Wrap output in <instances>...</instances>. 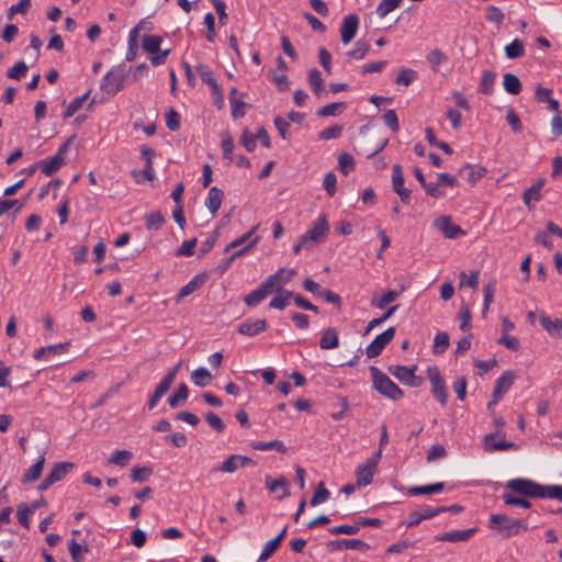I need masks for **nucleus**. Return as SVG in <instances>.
Masks as SVG:
<instances>
[{"instance_id":"nucleus-46","label":"nucleus","mask_w":562,"mask_h":562,"mask_svg":"<svg viewBox=\"0 0 562 562\" xmlns=\"http://www.w3.org/2000/svg\"><path fill=\"white\" fill-rule=\"evenodd\" d=\"M485 171V168H474L467 165L460 169L459 173L464 175L465 179L473 184L484 176Z\"/></svg>"},{"instance_id":"nucleus-36","label":"nucleus","mask_w":562,"mask_h":562,"mask_svg":"<svg viewBox=\"0 0 562 562\" xmlns=\"http://www.w3.org/2000/svg\"><path fill=\"white\" fill-rule=\"evenodd\" d=\"M221 147L223 150V158L228 162L233 161L234 140L229 132L221 133Z\"/></svg>"},{"instance_id":"nucleus-16","label":"nucleus","mask_w":562,"mask_h":562,"mask_svg":"<svg viewBox=\"0 0 562 562\" xmlns=\"http://www.w3.org/2000/svg\"><path fill=\"white\" fill-rule=\"evenodd\" d=\"M443 512H446L445 506H440V507H436V508H432L429 506L423 507L418 510L412 512L408 515V520H407L406 525H407V527L416 526V525L420 524V521H423L425 519L432 518Z\"/></svg>"},{"instance_id":"nucleus-52","label":"nucleus","mask_w":562,"mask_h":562,"mask_svg":"<svg viewBox=\"0 0 562 562\" xmlns=\"http://www.w3.org/2000/svg\"><path fill=\"white\" fill-rule=\"evenodd\" d=\"M479 276L480 272L477 270H472L470 276H468L464 271H461L459 274L460 283L459 286H469L471 289H476L479 285Z\"/></svg>"},{"instance_id":"nucleus-49","label":"nucleus","mask_w":562,"mask_h":562,"mask_svg":"<svg viewBox=\"0 0 562 562\" xmlns=\"http://www.w3.org/2000/svg\"><path fill=\"white\" fill-rule=\"evenodd\" d=\"M237 93V89L233 88L231 90V106H232V115L235 119L243 117L245 115L246 103L239 99L235 98Z\"/></svg>"},{"instance_id":"nucleus-33","label":"nucleus","mask_w":562,"mask_h":562,"mask_svg":"<svg viewBox=\"0 0 562 562\" xmlns=\"http://www.w3.org/2000/svg\"><path fill=\"white\" fill-rule=\"evenodd\" d=\"M189 396V389L186 383H181L177 391L171 394L168 398V403L171 408H177L181 406Z\"/></svg>"},{"instance_id":"nucleus-17","label":"nucleus","mask_w":562,"mask_h":562,"mask_svg":"<svg viewBox=\"0 0 562 562\" xmlns=\"http://www.w3.org/2000/svg\"><path fill=\"white\" fill-rule=\"evenodd\" d=\"M268 325L263 318H248L239 324L238 333L245 336H255L267 329Z\"/></svg>"},{"instance_id":"nucleus-39","label":"nucleus","mask_w":562,"mask_h":562,"mask_svg":"<svg viewBox=\"0 0 562 562\" xmlns=\"http://www.w3.org/2000/svg\"><path fill=\"white\" fill-rule=\"evenodd\" d=\"M398 296V293L394 290H389L384 292L382 295L378 297H373L371 301V305L383 310L390 303L394 302Z\"/></svg>"},{"instance_id":"nucleus-44","label":"nucleus","mask_w":562,"mask_h":562,"mask_svg":"<svg viewBox=\"0 0 562 562\" xmlns=\"http://www.w3.org/2000/svg\"><path fill=\"white\" fill-rule=\"evenodd\" d=\"M496 79V74L490 70H484L481 82H480V92L484 94H491L494 89V83Z\"/></svg>"},{"instance_id":"nucleus-47","label":"nucleus","mask_w":562,"mask_h":562,"mask_svg":"<svg viewBox=\"0 0 562 562\" xmlns=\"http://www.w3.org/2000/svg\"><path fill=\"white\" fill-rule=\"evenodd\" d=\"M443 483H435L424 486H412L408 488L411 495H426L431 493H439L443 490Z\"/></svg>"},{"instance_id":"nucleus-22","label":"nucleus","mask_w":562,"mask_h":562,"mask_svg":"<svg viewBox=\"0 0 562 562\" xmlns=\"http://www.w3.org/2000/svg\"><path fill=\"white\" fill-rule=\"evenodd\" d=\"M206 279L207 277L204 273L196 274L191 281H189L184 286L180 289L179 293L175 299L176 302H181L186 296L199 290L204 284Z\"/></svg>"},{"instance_id":"nucleus-63","label":"nucleus","mask_w":562,"mask_h":562,"mask_svg":"<svg viewBox=\"0 0 562 562\" xmlns=\"http://www.w3.org/2000/svg\"><path fill=\"white\" fill-rule=\"evenodd\" d=\"M339 170L348 175L355 168V160L351 155L342 153L338 158Z\"/></svg>"},{"instance_id":"nucleus-3","label":"nucleus","mask_w":562,"mask_h":562,"mask_svg":"<svg viewBox=\"0 0 562 562\" xmlns=\"http://www.w3.org/2000/svg\"><path fill=\"white\" fill-rule=\"evenodd\" d=\"M126 77L124 65L113 67L102 78L100 88L108 95L113 97L124 88Z\"/></svg>"},{"instance_id":"nucleus-40","label":"nucleus","mask_w":562,"mask_h":562,"mask_svg":"<svg viewBox=\"0 0 562 562\" xmlns=\"http://www.w3.org/2000/svg\"><path fill=\"white\" fill-rule=\"evenodd\" d=\"M251 447L255 450H260V451L276 450V451L281 452V453H285L286 452V447L284 446V443L281 440H272V441H269V442L255 441V442L251 443Z\"/></svg>"},{"instance_id":"nucleus-10","label":"nucleus","mask_w":562,"mask_h":562,"mask_svg":"<svg viewBox=\"0 0 562 562\" xmlns=\"http://www.w3.org/2000/svg\"><path fill=\"white\" fill-rule=\"evenodd\" d=\"M432 225L448 239H456L465 235V232L459 225L454 224L451 216L448 215L436 218Z\"/></svg>"},{"instance_id":"nucleus-34","label":"nucleus","mask_w":562,"mask_h":562,"mask_svg":"<svg viewBox=\"0 0 562 562\" xmlns=\"http://www.w3.org/2000/svg\"><path fill=\"white\" fill-rule=\"evenodd\" d=\"M503 86L506 92L514 95L518 94L521 91V82L519 78L510 72L504 75Z\"/></svg>"},{"instance_id":"nucleus-8","label":"nucleus","mask_w":562,"mask_h":562,"mask_svg":"<svg viewBox=\"0 0 562 562\" xmlns=\"http://www.w3.org/2000/svg\"><path fill=\"white\" fill-rule=\"evenodd\" d=\"M329 232V225L325 215H319L314 222L313 226L303 235L304 239L308 241V245L321 243Z\"/></svg>"},{"instance_id":"nucleus-6","label":"nucleus","mask_w":562,"mask_h":562,"mask_svg":"<svg viewBox=\"0 0 562 562\" xmlns=\"http://www.w3.org/2000/svg\"><path fill=\"white\" fill-rule=\"evenodd\" d=\"M504 430H496L495 432L487 434L483 438V447L487 452L504 451L515 449L516 443L507 441Z\"/></svg>"},{"instance_id":"nucleus-14","label":"nucleus","mask_w":562,"mask_h":562,"mask_svg":"<svg viewBox=\"0 0 562 562\" xmlns=\"http://www.w3.org/2000/svg\"><path fill=\"white\" fill-rule=\"evenodd\" d=\"M392 187L402 202L407 203L409 201L411 191L404 187V176L400 165H393L392 167Z\"/></svg>"},{"instance_id":"nucleus-61","label":"nucleus","mask_w":562,"mask_h":562,"mask_svg":"<svg viewBox=\"0 0 562 562\" xmlns=\"http://www.w3.org/2000/svg\"><path fill=\"white\" fill-rule=\"evenodd\" d=\"M416 77L417 74L415 70L411 68H403L397 75L395 82L397 85L409 86L416 79Z\"/></svg>"},{"instance_id":"nucleus-59","label":"nucleus","mask_w":562,"mask_h":562,"mask_svg":"<svg viewBox=\"0 0 562 562\" xmlns=\"http://www.w3.org/2000/svg\"><path fill=\"white\" fill-rule=\"evenodd\" d=\"M330 497V492L324 486V483H319L313 497L311 498V505L317 506L326 502Z\"/></svg>"},{"instance_id":"nucleus-37","label":"nucleus","mask_w":562,"mask_h":562,"mask_svg":"<svg viewBox=\"0 0 562 562\" xmlns=\"http://www.w3.org/2000/svg\"><path fill=\"white\" fill-rule=\"evenodd\" d=\"M132 458L133 453L128 450H115L108 459V463L124 468L128 464Z\"/></svg>"},{"instance_id":"nucleus-13","label":"nucleus","mask_w":562,"mask_h":562,"mask_svg":"<svg viewBox=\"0 0 562 562\" xmlns=\"http://www.w3.org/2000/svg\"><path fill=\"white\" fill-rule=\"evenodd\" d=\"M255 465V462L245 456L232 454L214 471L234 473L237 469Z\"/></svg>"},{"instance_id":"nucleus-60","label":"nucleus","mask_w":562,"mask_h":562,"mask_svg":"<svg viewBox=\"0 0 562 562\" xmlns=\"http://www.w3.org/2000/svg\"><path fill=\"white\" fill-rule=\"evenodd\" d=\"M449 347V336L447 333H438L434 338V352L442 353Z\"/></svg>"},{"instance_id":"nucleus-28","label":"nucleus","mask_w":562,"mask_h":562,"mask_svg":"<svg viewBox=\"0 0 562 562\" xmlns=\"http://www.w3.org/2000/svg\"><path fill=\"white\" fill-rule=\"evenodd\" d=\"M74 468L71 462H59L56 463L50 472L47 474L48 481L56 483L64 479L66 474Z\"/></svg>"},{"instance_id":"nucleus-19","label":"nucleus","mask_w":562,"mask_h":562,"mask_svg":"<svg viewBox=\"0 0 562 562\" xmlns=\"http://www.w3.org/2000/svg\"><path fill=\"white\" fill-rule=\"evenodd\" d=\"M296 271L294 269L280 268L276 273L269 276L267 281L271 284L272 290L283 289V285L290 282Z\"/></svg>"},{"instance_id":"nucleus-53","label":"nucleus","mask_w":562,"mask_h":562,"mask_svg":"<svg viewBox=\"0 0 562 562\" xmlns=\"http://www.w3.org/2000/svg\"><path fill=\"white\" fill-rule=\"evenodd\" d=\"M32 5L31 0H20L16 4L11 5L7 11L8 20H12L15 14H26Z\"/></svg>"},{"instance_id":"nucleus-31","label":"nucleus","mask_w":562,"mask_h":562,"mask_svg":"<svg viewBox=\"0 0 562 562\" xmlns=\"http://www.w3.org/2000/svg\"><path fill=\"white\" fill-rule=\"evenodd\" d=\"M45 458L41 457L35 464H33L23 475L22 483L29 484L35 482L42 474L44 469Z\"/></svg>"},{"instance_id":"nucleus-20","label":"nucleus","mask_w":562,"mask_h":562,"mask_svg":"<svg viewBox=\"0 0 562 562\" xmlns=\"http://www.w3.org/2000/svg\"><path fill=\"white\" fill-rule=\"evenodd\" d=\"M476 529L470 528L465 530H452L447 531L441 535H438L435 537L436 541H443V542H463L468 541L474 533Z\"/></svg>"},{"instance_id":"nucleus-26","label":"nucleus","mask_w":562,"mask_h":562,"mask_svg":"<svg viewBox=\"0 0 562 562\" xmlns=\"http://www.w3.org/2000/svg\"><path fill=\"white\" fill-rule=\"evenodd\" d=\"M171 384H172L171 376H165L160 381V383L156 386L154 393L149 397V401H148L149 409H153L157 405L159 400L169 391Z\"/></svg>"},{"instance_id":"nucleus-62","label":"nucleus","mask_w":562,"mask_h":562,"mask_svg":"<svg viewBox=\"0 0 562 562\" xmlns=\"http://www.w3.org/2000/svg\"><path fill=\"white\" fill-rule=\"evenodd\" d=\"M280 543L278 540L270 539L265 546L259 555L258 562H265L272 557V554L278 550Z\"/></svg>"},{"instance_id":"nucleus-45","label":"nucleus","mask_w":562,"mask_h":562,"mask_svg":"<svg viewBox=\"0 0 562 562\" xmlns=\"http://www.w3.org/2000/svg\"><path fill=\"white\" fill-rule=\"evenodd\" d=\"M495 290H496V280L491 279L484 285V289H483V292H484V306H483V311H482L483 316H485V314L490 310V305L492 304V302L494 300Z\"/></svg>"},{"instance_id":"nucleus-12","label":"nucleus","mask_w":562,"mask_h":562,"mask_svg":"<svg viewBox=\"0 0 562 562\" xmlns=\"http://www.w3.org/2000/svg\"><path fill=\"white\" fill-rule=\"evenodd\" d=\"M359 27V18L357 14H349L342 19L340 26V38L342 44H349L356 36Z\"/></svg>"},{"instance_id":"nucleus-2","label":"nucleus","mask_w":562,"mask_h":562,"mask_svg":"<svg viewBox=\"0 0 562 562\" xmlns=\"http://www.w3.org/2000/svg\"><path fill=\"white\" fill-rule=\"evenodd\" d=\"M370 372L373 386L381 395L393 401H398L403 397V391L380 369L371 367Z\"/></svg>"},{"instance_id":"nucleus-9","label":"nucleus","mask_w":562,"mask_h":562,"mask_svg":"<svg viewBox=\"0 0 562 562\" xmlns=\"http://www.w3.org/2000/svg\"><path fill=\"white\" fill-rule=\"evenodd\" d=\"M395 327H390L380 335H378L366 349L368 358H375L383 349L393 340L395 336Z\"/></svg>"},{"instance_id":"nucleus-38","label":"nucleus","mask_w":562,"mask_h":562,"mask_svg":"<svg viewBox=\"0 0 562 562\" xmlns=\"http://www.w3.org/2000/svg\"><path fill=\"white\" fill-rule=\"evenodd\" d=\"M90 90H88L86 93H83L82 95L80 97H77L75 98L67 106V109L65 110L64 114H63V117L64 119H69L71 117L72 115H75V113H77L83 105V103L88 100L89 95H90Z\"/></svg>"},{"instance_id":"nucleus-56","label":"nucleus","mask_w":562,"mask_h":562,"mask_svg":"<svg viewBox=\"0 0 562 562\" xmlns=\"http://www.w3.org/2000/svg\"><path fill=\"white\" fill-rule=\"evenodd\" d=\"M502 498L506 505L529 508L531 503L525 498L515 496L512 492H505Z\"/></svg>"},{"instance_id":"nucleus-48","label":"nucleus","mask_w":562,"mask_h":562,"mask_svg":"<svg viewBox=\"0 0 562 562\" xmlns=\"http://www.w3.org/2000/svg\"><path fill=\"white\" fill-rule=\"evenodd\" d=\"M344 109H346V104L344 102L329 103L327 105H324V106L319 108L317 110V115L321 116V117L336 116Z\"/></svg>"},{"instance_id":"nucleus-50","label":"nucleus","mask_w":562,"mask_h":562,"mask_svg":"<svg viewBox=\"0 0 562 562\" xmlns=\"http://www.w3.org/2000/svg\"><path fill=\"white\" fill-rule=\"evenodd\" d=\"M448 60V57L440 49H431L427 55V61L434 71H438L439 66Z\"/></svg>"},{"instance_id":"nucleus-7","label":"nucleus","mask_w":562,"mask_h":562,"mask_svg":"<svg viewBox=\"0 0 562 562\" xmlns=\"http://www.w3.org/2000/svg\"><path fill=\"white\" fill-rule=\"evenodd\" d=\"M67 151L68 142L63 144L53 157L40 160L38 165L42 172L45 176L54 175L65 164Z\"/></svg>"},{"instance_id":"nucleus-41","label":"nucleus","mask_w":562,"mask_h":562,"mask_svg":"<svg viewBox=\"0 0 562 562\" xmlns=\"http://www.w3.org/2000/svg\"><path fill=\"white\" fill-rule=\"evenodd\" d=\"M192 382L201 387L209 385L212 381V374L207 369L201 367L195 369L191 374Z\"/></svg>"},{"instance_id":"nucleus-55","label":"nucleus","mask_w":562,"mask_h":562,"mask_svg":"<svg viewBox=\"0 0 562 562\" xmlns=\"http://www.w3.org/2000/svg\"><path fill=\"white\" fill-rule=\"evenodd\" d=\"M402 0H382L376 7V14L385 18L390 12L400 7Z\"/></svg>"},{"instance_id":"nucleus-58","label":"nucleus","mask_w":562,"mask_h":562,"mask_svg":"<svg viewBox=\"0 0 562 562\" xmlns=\"http://www.w3.org/2000/svg\"><path fill=\"white\" fill-rule=\"evenodd\" d=\"M370 45L367 42L358 41L355 47L347 53L350 58L362 59L369 52Z\"/></svg>"},{"instance_id":"nucleus-43","label":"nucleus","mask_w":562,"mask_h":562,"mask_svg":"<svg viewBox=\"0 0 562 562\" xmlns=\"http://www.w3.org/2000/svg\"><path fill=\"white\" fill-rule=\"evenodd\" d=\"M505 54L509 59L522 57L525 55V45L522 41L516 38L505 46Z\"/></svg>"},{"instance_id":"nucleus-64","label":"nucleus","mask_w":562,"mask_h":562,"mask_svg":"<svg viewBox=\"0 0 562 562\" xmlns=\"http://www.w3.org/2000/svg\"><path fill=\"white\" fill-rule=\"evenodd\" d=\"M542 498H552L562 502V485H543Z\"/></svg>"},{"instance_id":"nucleus-51","label":"nucleus","mask_w":562,"mask_h":562,"mask_svg":"<svg viewBox=\"0 0 562 562\" xmlns=\"http://www.w3.org/2000/svg\"><path fill=\"white\" fill-rule=\"evenodd\" d=\"M161 37L156 35H145L143 38V48L154 55L160 50Z\"/></svg>"},{"instance_id":"nucleus-42","label":"nucleus","mask_w":562,"mask_h":562,"mask_svg":"<svg viewBox=\"0 0 562 562\" xmlns=\"http://www.w3.org/2000/svg\"><path fill=\"white\" fill-rule=\"evenodd\" d=\"M195 70L203 82L207 83L212 90H217V82L214 79L213 72L209 66L199 64L196 65Z\"/></svg>"},{"instance_id":"nucleus-15","label":"nucleus","mask_w":562,"mask_h":562,"mask_svg":"<svg viewBox=\"0 0 562 562\" xmlns=\"http://www.w3.org/2000/svg\"><path fill=\"white\" fill-rule=\"evenodd\" d=\"M416 366H413L411 368L408 367H405V366H390L389 367V372L394 376L400 382L406 384V385H411V386H417V383L415 382L416 380V376H415V371H416Z\"/></svg>"},{"instance_id":"nucleus-29","label":"nucleus","mask_w":562,"mask_h":562,"mask_svg":"<svg viewBox=\"0 0 562 562\" xmlns=\"http://www.w3.org/2000/svg\"><path fill=\"white\" fill-rule=\"evenodd\" d=\"M266 487L274 493L279 488L282 490V495L280 498H283L290 494L289 491V481L284 476H280L279 479L272 480L270 476L266 477Z\"/></svg>"},{"instance_id":"nucleus-21","label":"nucleus","mask_w":562,"mask_h":562,"mask_svg":"<svg viewBox=\"0 0 562 562\" xmlns=\"http://www.w3.org/2000/svg\"><path fill=\"white\" fill-rule=\"evenodd\" d=\"M546 184V179L540 178L535 184L526 189L522 193V201L527 207H531L532 203L541 200V190Z\"/></svg>"},{"instance_id":"nucleus-11","label":"nucleus","mask_w":562,"mask_h":562,"mask_svg":"<svg viewBox=\"0 0 562 562\" xmlns=\"http://www.w3.org/2000/svg\"><path fill=\"white\" fill-rule=\"evenodd\" d=\"M428 378L431 383L432 395L440 402L442 406L446 405L448 393L439 370L437 368H429Z\"/></svg>"},{"instance_id":"nucleus-54","label":"nucleus","mask_w":562,"mask_h":562,"mask_svg":"<svg viewBox=\"0 0 562 562\" xmlns=\"http://www.w3.org/2000/svg\"><path fill=\"white\" fill-rule=\"evenodd\" d=\"M146 228L147 229H159L164 223H165V217L164 215L161 214V212L159 211H155V212H151L149 214L146 215Z\"/></svg>"},{"instance_id":"nucleus-35","label":"nucleus","mask_w":562,"mask_h":562,"mask_svg":"<svg viewBox=\"0 0 562 562\" xmlns=\"http://www.w3.org/2000/svg\"><path fill=\"white\" fill-rule=\"evenodd\" d=\"M67 346H68V344H57V345L42 347L34 352L33 357L35 360L47 359L53 353L64 352L66 350Z\"/></svg>"},{"instance_id":"nucleus-23","label":"nucleus","mask_w":562,"mask_h":562,"mask_svg":"<svg viewBox=\"0 0 562 562\" xmlns=\"http://www.w3.org/2000/svg\"><path fill=\"white\" fill-rule=\"evenodd\" d=\"M337 550H359L367 551L369 544L359 539H341L335 540L330 543Z\"/></svg>"},{"instance_id":"nucleus-18","label":"nucleus","mask_w":562,"mask_h":562,"mask_svg":"<svg viewBox=\"0 0 562 562\" xmlns=\"http://www.w3.org/2000/svg\"><path fill=\"white\" fill-rule=\"evenodd\" d=\"M272 292L274 291L266 279L256 290L251 291L248 295L245 296L244 302L249 307L256 306L262 302L269 293Z\"/></svg>"},{"instance_id":"nucleus-4","label":"nucleus","mask_w":562,"mask_h":562,"mask_svg":"<svg viewBox=\"0 0 562 562\" xmlns=\"http://www.w3.org/2000/svg\"><path fill=\"white\" fill-rule=\"evenodd\" d=\"M381 460V449L374 452L370 458L366 460L364 463L360 464L357 468V486L364 487L371 484L373 476L376 472L378 464Z\"/></svg>"},{"instance_id":"nucleus-57","label":"nucleus","mask_w":562,"mask_h":562,"mask_svg":"<svg viewBox=\"0 0 562 562\" xmlns=\"http://www.w3.org/2000/svg\"><path fill=\"white\" fill-rule=\"evenodd\" d=\"M308 83L316 94H318L322 91L324 80H323L321 71L318 69L314 68V69L310 70Z\"/></svg>"},{"instance_id":"nucleus-32","label":"nucleus","mask_w":562,"mask_h":562,"mask_svg":"<svg viewBox=\"0 0 562 562\" xmlns=\"http://www.w3.org/2000/svg\"><path fill=\"white\" fill-rule=\"evenodd\" d=\"M338 344L339 339L336 329L327 328L326 330L323 331V335L319 340V347L322 349H334L338 347Z\"/></svg>"},{"instance_id":"nucleus-27","label":"nucleus","mask_w":562,"mask_h":562,"mask_svg":"<svg viewBox=\"0 0 562 562\" xmlns=\"http://www.w3.org/2000/svg\"><path fill=\"white\" fill-rule=\"evenodd\" d=\"M516 375L512 371H507L503 373L496 381L494 391L496 392V396H503L513 385Z\"/></svg>"},{"instance_id":"nucleus-1","label":"nucleus","mask_w":562,"mask_h":562,"mask_svg":"<svg viewBox=\"0 0 562 562\" xmlns=\"http://www.w3.org/2000/svg\"><path fill=\"white\" fill-rule=\"evenodd\" d=\"M488 521L490 528L495 530L502 538H509L527 529L524 520L514 519L506 515H491Z\"/></svg>"},{"instance_id":"nucleus-25","label":"nucleus","mask_w":562,"mask_h":562,"mask_svg":"<svg viewBox=\"0 0 562 562\" xmlns=\"http://www.w3.org/2000/svg\"><path fill=\"white\" fill-rule=\"evenodd\" d=\"M276 295L271 299L269 307L277 310H284L293 297V293L285 289H276Z\"/></svg>"},{"instance_id":"nucleus-5","label":"nucleus","mask_w":562,"mask_h":562,"mask_svg":"<svg viewBox=\"0 0 562 562\" xmlns=\"http://www.w3.org/2000/svg\"><path fill=\"white\" fill-rule=\"evenodd\" d=\"M507 487L526 497L542 498L543 485L529 479H513L507 482Z\"/></svg>"},{"instance_id":"nucleus-24","label":"nucleus","mask_w":562,"mask_h":562,"mask_svg":"<svg viewBox=\"0 0 562 562\" xmlns=\"http://www.w3.org/2000/svg\"><path fill=\"white\" fill-rule=\"evenodd\" d=\"M223 198L224 193L217 187H212L209 190L207 196L205 199V206L212 214H216V212L220 210Z\"/></svg>"},{"instance_id":"nucleus-30","label":"nucleus","mask_w":562,"mask_h":562,"mask_svg":"<svg viewBox=\"0 0 562 562\" xmlns=\"http://www.w3.org/2000/svg\"><path fill=\"white\" fill-rule=\"evenodd\" d=\"M143 24H144V22H139L128 34V49L126 53L127 61H132L136 57L137 48H138L137 35H138Z\"/></svg>"}]
</instances>
